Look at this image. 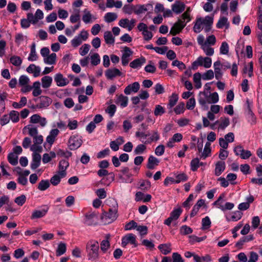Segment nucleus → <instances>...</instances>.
Instances as JSON below:
<instances>
[{"instance_id":"052dcab7","label":"nucleus","mask_w":262,"mask_h":262,"mask_svg":"<svg viewBox=\"0 0 262 262\" xmlns=\"http://www.w3.org/2000/svg\"><path fill=\"white\" fill-rule=\"evenodd\" d=\"M29 78L27 76L24 75L20 76L18 79V84L21 86L29 84Z\"/></svg>"},{"instance_id":"de8ad7c7","label":"nucleus","mask_w":262,"mask_h":262,"mask_svg":"<svg viewBox=\"0 0 262 262\" xmlns=\"http://www.w3.org/2000/svg\"><path fill=\"white\" fill-rule=\"evenodd\" d=\"M234 207V204L233 203L230 202H226L224 205L223 204H219V206H217V208L223 211H225L227 210H230L232 209Z\"/></svg>"},{"instance_id":"a18cd8bd","label":"nucleus","mask_w":262,"mask_h":262,"mask_svg":"<svg viewBox=\"0 0 262 262\" xmlns=\"http://www.w3.org/2000/svg\"><path fill=\"white\" fill-rule=\"evenodd\" d=\"M135 5L128 4L125 5L123 6L122 10L125 14L130 15L132 14L133 12L135 13Z\"/></svg>"},{"instance_id":"a878e982","label":"nucleus","mask_w":262,"mask_h":262,"mask_svg":"<svg viewBox=\"0 0 262 262\" xmlns=\"http://www.w3.org/2000/svg\"><path fill=\"white\" fill-rule=\"evenodd\" d=\"M128 99L122 94L117 96L116 103L119 104L121 107L124 108L127 106Z\"/></svg>"},{"instance_id":"20e7f679","label":"nucleus","mask_w":262,"mask_h":262,"mask_svg":"<svg viewBox=\"0 0 262 262\" xmlns=\"http://www.w3.org/2000/svg\"><path fill=\"white\" fill-rule=\"evenodd\" d=\"M82 144V137L78 135L71 136L68 141V146L72 150H76Z\"/></svg>"},{"instance_id":"39448f33","label":"nucleus","mask_w":262,"mask_h":262,"mask_svg":"<svg viewBox=\"0 0 262 262\" xmlns=\"http://www.w3.org/2000/svg\"><path fill=\"white\" fill-rule=\"evenodd\" d=\"M130 244L133 245V247H136L138 246V244L136 241V236L133 233H129L123 236L122 238V246L123 247Z\"/></svg>"},{"instance_id":"bb28decb","label":"nucleus","mask_w":262,"mask_h":262,"mask_svg":"<svg viewBox=\"0 0 262 262\" xmlns=\"http://www.w3.org/2000/svg\"><path fill=\"white\" fill-rule=\"evenodd\" d=\"M201 78L202 74L199 72L195 73L193 75V81L196 89H200L202 87Z\"/></svg>"},{"instance_id":"2f4dec72","label":"nucleus","mask_w":262,"mask_h":262,"mask_svg":"<svg viewBox=\"0 0 262 262\" xmlns=\"http://www.w3.org/2000/svg\"><path fill=\"white\" fill-rule=\"evenodd\" d=\"M124 142L122 137L118 138L116 140L111 141L110 142V147L114 151H117L119 148V145L123 143Z\"/></svg>"},{"instance_id":"ddd939ff","label":"nucleus","mask_w":262,"mask_h":262,"mask_svg":"<svg viewBox=\"0 0 262 262\" xmlns=\"http://www.w3.org/2000/svg\"><path fill=\"white\" fill-rule=\"evenodd\" d=\"M49 209V208L48 206H44L43 208L40 210H34L33 212H32L31 219L33 220L43 217L48 212Z\"/></svg>"},{"instance_id":"6e6d98bb","label":"nucleus","mask_w":262,"mask_h":262,"mask_svg":"<svg viewBox=\"0 0 262 262\" xmlns=\"http://www.w3.org/2000/svg\"><path fill=\"white\" fill-rule=\"evenodd\" d=\"M91 62L93 66H97L99 64L100 58L98 53H94L91 56Z\"/></svg>"},{"instance_id":"f3484780","label":"nucleus","mask_w":262,"mask_h":262,"mask_svg":"<svg viewBox=\"0 0 262 262\" xmlns=\"http://www.w3.org/2000/svg\"><path fill=\"white\" fill-rule=\"evenodd\" d=\"M32 161L31 163V168L32 169H35L39 166L41 161V156L37 152H33Z\"/></svg>"},{"instance_id":"0e129e2a","label":"nucleus","mask_w":262,"mask_h":262,"mask_svg":"<svg viewBox=\"0 0 262 262\" xmlns=\"http://www.w3.org/2000/svg\"><path fill=\"white\" fill-rule=\"evenodd\" d=\"M201 49L205 52V54L207 56H212L214 54L213 48L210 47L209 46L206 45L204 46Z\"/></svg>"},{"instance_id":"774afa93","label":"nucleus","mask_w":262,"mask_h":262,"mask_svg":"<svg viewBox=\"0 0 262 262\" xmlns=\"http://www.w3.org/2000/svg\"><path fill=\"white\" fill-rule=\"evenodd\" d=\"M172 262H184V260L180 254L174 252L172 255Z\"/></svg>"},{"instance_id":"e2e57ef3","label":"nucleus","mask_w":262,"mask_h":262,"mask_svg":"<svg viewBox=\"0 0 262 262\" xmlns=\"http://www.w3.org/2000/svg\"><path fill=\"white\" fill-rule=\"evenodd\" d=\"M165 112L164 108L160 105H157L154 110V115L156 116H161Z\"/></svg>"},{"instance_id":"f03ea898","label":"nucleus","mask_w":262,"mask_h":262,"mask_svg":"<svg viewBox=\"0 0 262 262\" xmlns=\"http://www.w3.org/2000/svg\"><path fill=\"white\" fill-rule=\"evenodd\" d=\"M99 243L96 241H89L86 246V251L89 260L96 261L99 258Z\"/></svg>"},{"instance_id":"49530a36","label":"nucleus","mask_w":262,"mask_h":262,"mask_svg":"<svg viewBox=\"0 0 262 262\" xmlns=\"http://www.w3.org/2000/svg\"><path fill=\"white\" fill-rule=\"evenodd\" d=\"M66 250L67 247L66 244L60 243L56 250V255L59 256L63 254L66 252Z\"/></svg>"},{"instance_id":"4be33fe9","label":"nucleus","mask_w":262,"mask_h":262,"mask_svg":"<svg viewBox=\"0 0 262 262\" xmlns=\"http://www.w3.org/2000/svg\"><path fill=\"white\" fill-rule=\"evenodd\" d=\"M53 79L51 76H45L41 79V86L45 89H49L52 85Z\"/></svg>"},{"instance_id":"c9c22d12","label":"nucleus","mask_w":262,"mask_h":262,"mask_svg":"<svg viewBox=\"0 0 262 262\" xmlns=\"http://www.w3.org/2000/svg\"><path fill=\"white\" fill-rule=\"evenodd\" d=\"M10 62L14 66L18 67L22 64L23 60L20 57L16 55H13L10 58Z\"/></svg>"},{"instance_id":"4c0bfd02","label":"nucleus","mask_w":262,"mask_h":262,"mask_svg":"<svg viewBox=\"0 0 262 262\" xmlns=\"http://www.w3.org/2000/svg\"><path fill=\"white\" fill-rule=\"evenodd\" d=\"M27 99L26 97H22L19 102H13L12 103V106L16 109L20 108L27 104Z\"/></svg>"},{"instance_id":"ea45409f","label":"nucleus","mask_w":262,"mask_h":262,"mask_svg":"<svg viewBox=\"0 0 262 262\" xmlns=\"http://www.w3.org/2000/svg\"><path fill=\"white\" fill-rule=\"evenodd\" d=\"M202 29V20L201 18L197 17L193 27V30L195 33H199L201 32Z\"/></svg>"},{"instance_id":"c03bdc74","label":"nucleus","mask_w":262,"mask_h":262,"mask_svg":"<svg viewBox=\"0 0 262 262\" xmlns=\"http://www.w3.org/2000/svg\"><path fill=\"white\" fill-rule=\"evenodd\" d=\"M219 95L216 92L211 93L208 96V103H216L219 101Z\"/></svg>"},{"instance_id":"f704fd0d","label":"nucleus","mask_w":262,"mask_h":262,"mask_svg":"<svg viewBox=\"0 0 262 262\" xmlns=\"http://www.w3.org/2000/svg\"><path fill=\"white\" fill-rule=\"evenodd\" d=\"M117 14L114 12H107L104 16V20L107 23H110L116 20Z\"/></svg>"},{"instance_id":"603ef678","label":"nucleus","mask_w":262,"mask_h":262,"mask_svg":"<svg viewBox=\"0 0 262 262\" xmlns=\"http://www.w3.org/2000/svg\"><path fill=\"white\" fill-rule=\"evenodd\" d=\"M189 243L191 244H194L195 242H201L203 241L206 238V236H202V237H198L196 235H192L189 236Z\"/></svg>"},{"instance_id":"aec40b11","label":"nucleus","mask_w":262,"mask_h":262,"mask_svg":"<svg viewBox=\"0 0 262 262\" xmlns=\"http://www.w3.org/2000/svg\"><path fill=\"white\" fill-rule=\"evenodd\" d=\"M146 62V59L144 57H140V58L135 59L132 61L129 66L133 69H137L142 67V66Z\"/></svg>"},{"instance_id":"0eeeda50","label":"nucleus","mask_w":262,"mask_h":262,"mask_svg":"<svg viewBox=\"0 0 262 262\" xmlns=\"http://www.w3.org/2000/svg\"><path fill=\"white\" fill-rule=\"evenodd\" d=\"M117 209L116 207L110 208L109 211L104 212L101 216L102 219H108L110 221L108 223L112 222L115 221L117 217Z\"/></svg>"},{"instance_id":"a211bd4d","label":"nucleus","mask_w":262,"mask_h":262,"mask_svg":"<svg viewBox=\"0 0 262 262\" xmlns=\"http://www.w3.org/2000/svg\"><path fill=\"white\" fill-rule=\"evenodd\" d=\"M69 166V163L67 159H63L59 161L58 164L59 171L63 176H67L66 170Z\"/></svg>"},{"instance_id":"423d86ee","label":"nucleus","mask_w":262,"mask_h":262,"mask_svg":"<svg viewBox=\"0 0 262 262\" xmlns=\"http://www.w3.org/2000/svg\"><path fill=\"white\" fill-rule=\"evenodd\" d=\"M153 10V5L151 3H148L144 5H136L135 8V14L140 15L148 11Z\"/></svg>"},{"instance_id":"4468645a","label":"nucleus","mask_w":262,"mask_h":262,"mask_svg":"<svg viewBox=\"0 0 262 262\" xmlns=\"http://www.w3.org/2000/svg\"><path fill=\"white\" fill-rule=\"evenodd\" d=\"M140 89V84L138 82H135L127 85L124 89V92L126 95H129L132 93L137 92Z\"/></svg>"},{"instance_id":"6ab92c4d","label":"nucleus","mask_w":262,"mask_h":262,"mask_svg":"<svg viewBox=\"0 0 262 262\" xmlns=\"http://www.w3.org/2000/svg\"><path fill=\"white\" fill-rule=\"evenodd\" d=\"M84 14L82 16V20L87 24L92 23L93 20L96 19V17L93 15L90 11L85 9L83 10Z\"/></svg>"},{"instance_id":"9b49d317","label":"nucleus","mask_w":262,"mask_h":262,"mask_svg":"<svg viewBox=\"0 0 262 262\" xmlns=\"http://www.w3.org/2000/svg\"><path fill=\"white\" fill-rule=\"evenodd\" d=\"M54 78L55 82L58 86H64L69 83V80L67 78L64 77L60 73L56 74Z\"/></svg>"},{"instance_id":"13d9d810","label":"nucleus","mask_w":262,"mask_h":262,"mask_svg":"<svg viewBox=\"0 0 262 262\" xmlns=\"http://www.w3.org/2000/svg\"><path fill=\"white\" fill-rule=\"evenodd\" d=\"M211 225V221L208 216H206L203 218L202 221V229H207L210 228Z\"/></svg>"},{"instance_id":"c756f323","label":"nucleus","mask_w":262,"mask_h":262,"mask_svg":"<svg viewBox=\"0 0 262 262\" xmlns=\"http://www.w3.org/2000/svg\"><path fill=\"white\" fill-rule=\"evenodd\" d=\"M110 237V234H107L105 236V239H103L100 243V248L103 253H105L107 250L110 248V244L109 238Z\"/></svg>"},{"instance_id":"4d7b16f0","label":"nucleus","mask_w":262,"mask_h":262,"mask_svg":"<svg viewBox=\"0 0 262 262\" xmlns=\"http://www.w3.org/2000/svg\"><path fill=\"white\" fill-rule=\"evenodd\" d=\"M203 60L202 56H199L196 60L193 62L192 63V68L193 70H196L199 66L203 67Z\"/></svg>"},{"instance_id":"dca6fc26","label":"nucleus","mask_w":262,"mask_h":262,"mask_svg":"<svg viewBox=\"0 0 262 262\" xmlns=\"http://www.w3.org/2000/svg\"><path fill=\"white\" fill-rule=\"evenodd\" d=\"M121 72L116 68L108 69L105 72L106 77L108 79H112L118 76H121Z\"/></svg>"},{"instance_id":"3c124183","label":"nucleus","mask_w":262,"mask_h":262,"mask_svg":"<svg viewBox=\"0 0 262 262\" xmlns=\"http://www.w3.org/2000/svg\"><path fill=\"white\" fill-rule=\"evenodd\" d=\"M202 79L204 80H209L212 79L214 77V74L212 70H207L202 75Z\"/></svg>"},{"instance_id":"2eb2a0df","label":"nucleus","mask_w":262,"mask_h":262,"mask_svg":"<svg viewBox=\"0 0 262 262\" xmlns=\"http://www.w3.org/2000/svg\"><path fill=\"white\" fill-rule=\"evenodd\" d=\"M26 71L28 73L32 74L34 77H37L40 74L41 69L39 66L31 64L27 68Z\"/></svg>"},{"instance_id":"7ed1b4c3","label":"nucleus","mask_w":262,"mask_h":262,"mask_svg":"<svg viewBox=\"0 0 262 262\" xmlns=\"http://www.w3.org/2000/svg\"><path fill=\"white\" fill-rule=\"evenodd\" d=\"M89 37V33L87 31L82 30L79 34L75 36L71 40V45L76 48L80 46L83 41H86Z\"/></svg>"},{"instance_id":"5fc2aeb1","label":"nucleus","mask_w":262,"mask_h":262,"mask_svg":"<svg viewBox=\"0 0 262 262\" xmlns=\"http://www.w3.org/2000/svg\"><path fill=\"white\" fill-rule=\"evenodd\" d=\"M9 117L11 121L14 123L18 122L19 120V113L16 111H11L10 112Z\"/></svg>"},{"instance_id":"79ce46f5","label":"nucleus","mask_w":262,"mask_h":262,"mask_svg":"<svg viewBox=\"0 0 262 262\" xmlns=\"http://www.w3.org/2000/svg\"><path fill=\"white\" fill-rule=\"evenodd\" d=\"M50 185L49 180H42L38 183L37 188L40 191H45L50 187Z\"/></svg>"},{"instance_id":"6e6552de","label":"nucleus","mask_w":262,"mask_h":262,"mask_svg":"<svg viewBox=\"0 0 262 262\" xmlns=\"http://www.w3.org/2000/svg\"><path fill=\"white\" fill-rule=\"evenodd\" d=\"M201 18L202 20V26H204V31L208 32L210 31L213 23V16H206L205 18L198 17Z\"/></svg>"},{"instance_id":"b1692460","label":"nucleus","mask_w":262,"mask_h":262,"mask_svg":"<svg viewBox=\"0 0 262 262\" xmlns=\"http://www.w3.org/2000/svg\"><path fill=\"white\" fill-rule=\"evenodd\" d=\"M225 163L223 161H218L215 164L214 173L216 176H219L225 169Z\"/></svg>"},{"instance_id":"72a5a7b5","label":"nucleus","mask_w":262,"mask_h":262,"mask_svg":"<svg viewBox=\"0 0 262 262\" xmlns=\"http://www.w3.org/2000/svg\"><path fill=\"white\" fill-rule=\"evenodd\" d=\"M56 54L52 53L43 59V62L47 64L53 65L56 63Z\"/></svg>"},{"instance_id":"1a4fd4ad","label":"nucleus","mask_w":262,"mask_h":262,"mask_svg":"<svg viewBox=\"0 0 262 262\" xmlns=\"http://www.w3.org/2000/svg\"><path fill=\"white\" fill-rule=\"evenodd\" d=\"M39 102L36 104V107L39 108H46L52 103V99L47 96H42L37 99Z\"/></svg>"},{"instance_id":"69168bd1","label":"nucleus","mask_w":262,"mask_h":262,"mask_svg":"<svg viewBox=\"0 0 262 262\" xmlns=\"http://www.w3.org/2000/svg\"><path fill=\"white\" fill-rule=\"evenodd\" d=\"M228 19L226 17H223L220 18L216 24L217 28H222L226 25H228Z\"/></svg>"},{"instance_id":"680f3d73","label":"nucleus","mask_w":262,"mask_h":262,"mask_svg":"<svg viewBox=\"0 0 262 262\" xmlns=\"http://www.w3.org/2000/svg\"><path fill=\"white\" fill-rule=\"evenodd\" d=\"M244 73H248V76L251 77L253 75V63L252 62L249 63L248 65L245 66L244 69Z\"/></svg>"},{"instance_id":"37998d69","label":"nucleus","mask_w":262,"mask_h":262,"mask_svg":"<svg viewBox=\"0 0 262 262\" xmlns=\"http://www.w3.org/2000/svg\"><path fill=\"white\" fill-rule=\"evenodd\" d=\"M194 260L195 262H210L211 261V258L209 255L200 257L196 254V255H194Z\"/></svg>"},{"instance_id":"5701e85b","label":"nucleus","mask_w":262,"mask_h":262,"mask_svg":"<svg viewBox=\"0 0 262 262\" xmlns=\"http://www.w3.org/2000/svg\"><path fill=\"white\" fill-rule=\"evenodd\" d=\"M254 239L253 235H249L246 236L242 237L238 242L235 244V246L241 249L245 243H248L252 241Z\"/></svg>"},{"instance_id":"f257e3e1","label":"nucleus","mask_w":262,"mask_h":262,"mask_svg":"<svg viewBox=\"0 0 262 262\" xmlns=\"http://www.w3.org/2000/svg\"><path fill=\"white\" fill-rule=\"evenodd\" d=\"M191 11L190 7H188L186 11L182 14L180 18L173 25L170 29V33L173 35L179 34L183 29L186 26V24L189 23L191 18L189 13Z\"/></svg>"},{"instance_id":"393cba45","label":"nucleus","mask_w":262,"mask_h":262,"mask_svg":"<svg viewBox=\"0 0 262 262\" xmlns=\"http://www.w3.org/2000/svg\"><path fill=\"white\" fill-rule=\"evenodd\" d=\"M159 160L157 158L151 155L149 157L148 159L147 168L149 169H153L156 166L159 164Z\"/></svg>"},{"instance_id":"338daca9","label":"nucleus","mask_w":262,"mask_h":262,"mask_svg":"<svg viewBox=\"0 0 262 262\" xmlns=\"http://www.w3.org/2000/svg\"><path fill=\"white\" fill-rule=\"evenodd\" d=\"M178 98L179 97L177 94L175 93H173L172 94L171 97L169 98L168 104L170 107H172L175 105L178 100Z\"/></svg>"},{"instance_id":"8fccbe9b","label":"nucleus","mask_w":262,"mask_h":262,"mask_svg":"<svg viewBox=\"0 0 262 262\" xmlns=\"http://www.w3.org/2000/svg\"><path fill=\"white\" fill-rule=\"evenodd\" d=\"M8 160L12 165H16L18 163V156L14 153H10L8 156Z\"/></svg>"},{"instance_id":"7c9ffc66","label":"nucleus","mask_w":262,"mask_h":262,"mask_svg":"<svg viewBox=\"0 0 262 262\" xmlns=\"http://www.w3.org/2000/svg\"><path fill=\"white\" fill-rule=\"evenodd\" d=\"M32 87V95L34 97H37L40 95L42 91L40 89V82L39 81H36L34 82L33 84Z\"/></svg>"},{"instance_id":"864d4df0","label":"nucleus","mask_w":262,"mask_h":262,"mask_svg":"<svg viewBox=\"0 0 262 262\" xmlns=\"http://www.w3.org/2000/svg\"><path fill=\"white\" fill-rule=\"evenodd\" d=\"M91 46L89 44L85 43L80 48L79 52L80 55L85 56L90 51Z\"/></svg>"},{"instance_id":"f8f14e48","label":"nucleus","mask_w":262,"mask_h":262,"mask_svg":"<svg viewBox=\"0 0 262 262\" xmlns=\"http://www.w3.org/2000/svg\"><path fill=\"white\" fill-rule=\"evenodd\" d=\"M185 9V5L182 2L176 1L171 5L172 11L177 14L183 12Z\"/></svg>"},{"instance_id":"412c9836","label":"nucleus","mask_w":262,"mask_h":262,"mask_svg":"<svg viewBox=\"0 0 262 262\" xmlns=\"http://www.w3.org/2000/svg\"><path fill=\"white\" fill-rule=\"evenodd\" d=\"M59 133V131L58 129H52L50 132L49 135L47 136L46 141L50 145L53 144Z\"/></svg>"},{"instance_id":"9d476101","label":"nucleus","mask_w":262,"mask_h":262,"mask_svg":"<svg viewBox=\"0 0 262 262\" xmlns=\"http://www.w3.org/2000/svg\"><path fill=\"white\" fill-rule=\"evenodd\" d=\"M97 215L95 212L90 211L85 214L84 223L91 226L95 224L96 222Z\"/></svg>"},{"instance_id":"e433bc0d","label":"nucleus","mask_w":262,"mask_h":262,"mask_svg":"<svg viewBox=\"0 0 262 262\" xmlns=\"http://www.w3.org/2000/svg\"><path fill=\"white\" fill-rule=\"evenodd\" d=\"M158 248L164 255L168 254L171 250L170 244H160L158 246Z\"/></svg>"},{"instance_id":"bf43d9fd","label":"nucleus","mask_w":262,"mask_h":262,"mask_svg":"<svg viewBox=\"0 0 262 262\" xmlns=\"http://www.w3.org/2000/svg\"><path fill=\"white\" fill-rule=\"evenodd\" d=\"M220 121L219 128L222 129H225L230 123L229 119L228 118H221Z\"/></svg>"},{"instance_id":"58836bf2","label":"nucleus","mask_w":262,"mask_h":262,"mask_svg":"<svg viewBox=\"0 0 262 262\" xmlns=\"http://www.w3.org/2000/svg\"><path fill=\"white\" fill-rule=\"evenodd\" d=\"M182 212V210L180 207L175 208L171 212L170 217L174 221H176Z\"/></svg>"},{"instance_id":"09e8293b","label":"nucleus","mask_w":262,"mask_h":262,"mask_svg":"<svg viewBox=\"0 0 262 262\" xmlns=\"http://www.w3.org/2000/svg\"><path fill=\"white\" fill-rule=\"evenodd\" d=\"M57 156L60 157H64L66 159H68L70 158L72 154L71 152L67 150H63L59 149L57 151L56 153Z\"/></svg>"},{"instance_id":"473e14b6","label":"nucleus","mask_w":262,"mask_h":262,"mask_svg":"<svg viewBox=\"0 0 262 262\" xmlns=\"http://www.w3.org/2000/svg\"><path fill=\"white\" fill-rule=\"evenodd\" d=\"M66 177V176H63L61 175V173L59 171H58V172L54 174L50 179V182L51 183L54 185L56 186L61 181V180Z\"/></svg>"},{"instance_id":"c85d7f7f","label":"nucleus","mask_w":262,"mask_h":262,"mask_svg":"<svg viewBox=\"0 0 262 262\" xmlns=\"http://www.w3.org/2000/svg\"><path fill=\"white\" fill-rule=\"evenodd\" d=\"M104 39L105 42L107 45H114L115 43V37L113 36L111 31H106L104 33Z\"/></svg>"},{"instance_id":"a19ab883","label":"nucleus","mask_w":262,"mask_h":262,"mask_svg":"<svg viewBox=\"0 0 262 262\" xmlns=\"http://www.w3.org/2000/svg\"><path fill=\"white\" fill-rule=\"evenodd\" d=\"M243 215V213L239 211H236L232 213V215L231 216V218L229 219L228 216H226V220L227 221H234L236 222L239 220Z\"/></svg>"},{"instance_id":"cd10ccee","label":"nucleus","mask_w":262,"mask_h":262,"mask_svg":"<svg viewBox=\"0 0 262 262\" xmlns=\"http://www.w3.org/2000/svg\"><path fill=\"white\" fill-rule=\"evenodd\" d=\"M136 137L138 138L140 141L144 144H149V139H147L148 134H145L144 132L137 131L135 134Z\"/></svg>"}]
</instances>
